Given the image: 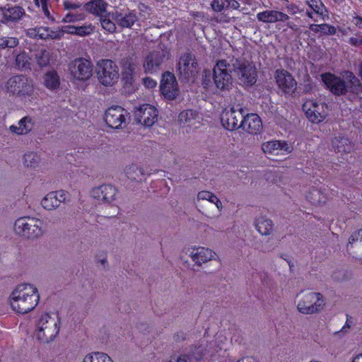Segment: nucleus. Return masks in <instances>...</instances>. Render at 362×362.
Masks as SVG:
<instances>
[{
  "instance_id": "15",
  "label": "nucleus",
  "mask_w": 362,
  "mask_h": 362,
  "mask_svg": "<svg viewBox=\"0 0 362 362\" xmlns=\"http://www.w3.org/2000/svg\"><path fill=\"white\" fill-rule=\"evenodd\" d=\"M135 120L145 127H151L158 119V110L152 105L144 104L134 111Z\"/></svg>"
},
{
  "instance_id": "2",
  "label": "nucleus",
  "mask_w": 362,
  "mask_h": 362,
  "mask_svg": "<svg viewBox=\"0 0 362 362\" xmlns=\"http://www.w3.org/2000/svg\"><path fill=\"white\" fill-rule=\"evenodd\" d=\"M60 329L58 317L44 313L39 317L35 327V335L40 341L48 344L54 340Z\"/></svg>"
},
{
  "instance_id": "12",
  "label": "nucleus",
  "mask_w": 362,
  "mask_h": 362,
  "mask_svg": "<svg viewBox=\"0 0 362 362\" xmlns=\"http://www.w3.org/2000/svg\"><path fill=\"white\" fill-rule=\"evenodd\" d=\"M303 110L308 119L313 123L322 122L327 115V106L323 103L308 100L303 105Z\"/></svg>"
},
{
  "instance_id": "27",
  "label": "nucleus",
  "mask_w": 362,
  "mask_h": 362,
  "mask_svg": "<svg viewBox=\"0 0 362 362\" xmlns=\"http://www.w3.org/2000/svg\"><path fill=\"white\" fill-rule=\"evenodd\" d=\"M327 192L325 187H313L306 192L305 199L313 206H322L328 201Z\"/></svg>"
},
{
  "instance_id": "39",
  "label": "nucleus",
  "mask_w": 362,
  "mask_h": 362,
  "mask_svg": "<svg viewBox=\"0 0 362 362\" xmlns=\"http://www.w3.org/2000/svg\"><path fill=\"white\" fill-rule=\"evenodd\" d=\"M304 1L310 9L313 10L322 20L327 16V8L321 0H304Z\"/></svg>"
},
{
  "instance_id": "59",
  "label": "nucleus",
  "mask_w": 362,
  "mask_h": 362,
  "mask_svg": "<svg viewBox=\"0 0 362 362\" xmlns=\"http://www.w3.org/2000/svg\"><path fill=\"white\" fill-rule=\"evenodd\" d=\"M186 339V335L183 332H177L174 335V340L176 341H182Z\"/></svg>"
},
{
  "instance_id": "4",
  "label": "nucleus",
  "mask_w": 362,
  "mask_h": 362,
  "mask_svg": "<svg viewBox=\"0 0 362 362\" xmlns=\"http://www.w3.org/2000/svg\"><path fill=\"white\" fill-rule=\"evenodd\" d=\"M14 232L23 238L33 240L42 237L45 232V229L42 221L40 218L23 216L16 220Z\"/></svg>"
},
{
  "instance_id": "58",
  "label": "nucleus",
  "mask_w": 362,
  "mask_h": 362,
  "mask_svg": "<svg viewBox=\"0 0 362 362\" xmlns=\"http://www.w3.org/2000/svg\"><path fill=\"white\" fill-rule=\"evenodd\" d=\"M286 8H287L288 11L292 15L296 14V13L300 12L299 7L294 4H290L287 5Z\"/></svg>"
},
{
  "instance_id": "46",
  "label": "nucleus",
  "mask_w": 362,
  "mask_h": 362,
  "mask_svg": "<svg viewBox=\"0 0 362 362\" xmlns=\"http://www.w3.org/2000/svg\"><path fill=\"white\" fill-rule=\"evenodd\" d=\"M18 45V40L13 37H0V49L6 47L13 48Z\"/></svg>"
},
{
  "instance_id": "5",
  "label": "nucleus",
  "mask_w": 362,
  "mask_h": 362,
  "mask_svg": "<svg viewBox=\"0 0 362 362\" xmlns=\"http://www.w3.org/2000/svg\"><path fill=\"white\" fill-rule=\"evenodd\" d=\"M326 300L320 292L308 291L302 295L296 305V309L302 315H313L322 312Z\"/></svg>"
},
{
  "instance_id": "14",
  "label": "nucleus",
  "mask_w": 362,
  "mask_h": 362,
  "mask_svg": "<svg viewBox=\"0 0 362 362\" xmlns=\"http://www.w3.org/2000/svg\"><path fill=\"white\" fill-rule=\"evenodd\" d=\"M274 78L279 88L284 93L292 95L296 90L297 82L288 71L284 69L276 70Z\"/></svg>"
},
{
  "instance_id": "11",
  "label": "nucleus",
  "mask_w": 362,
  "mask_h": 362,
  "mask_svg": "<svg viewBox=\"0 0 362 362\" xmlns=\"http://www.w3.org/2000/svg\"><path fill=\"white\" fill-rule=\"evenodd\" d=\"M69 69L73 80L85 81L92 76L93 64L89 60L78 58L70 63Z\"/></svg>"
},
{
  "instance_id": "23",
  "label": "nucleus",
  "mask_w": 362,
  "mask_h": 362,
  "mask_svg": "<svg viewBox=\"0 0 362 362\" xmlns=\"http://www.w3.org/2000/svg\"><path fill=\"white\" fill-rule=\"evenodd\" d=\"M66 199V192L58 190L49 192L41 201L42 206L48 211L57 209Z\"/></svg>"
},
{
  "instance_id": "53",
  "label": "nucleus",
  "mask_w": 362,
  "mask_h": 362,
  "mask_svg": "<svg viewBox=\"0 0 362 362\" xmlns=\"http://www.w3.org/2000/svg\"><path fill=\"white\" fill-rule=\"evenodd\" d=\"M77 28H78V26L66 25V26L59 28V30L62 32V37H63L64 33L77 35Z\"/></svg>"
},
{
  "instance_id": "30",
  "label": "nucleus",
  "mask_w": 362,
  "mask_h": 362,
  "mask_svg": "<svg viewBox=\"0 0 362 362\" xmlns=\"http://www.w3.org/2000/svg\"><path fill=\"white\" fill-rule=\"evenodd\" d=\"M34 122L30 117L26 116L18 121V126L11 125L10 131L17 135H25L31 132Z\"/></svg>"
},
{
  "instance_id": "13",
  "label": "nucleus",
  "mask_w": 362,
  "mask_h": 362,
  "mask_svg": "<svg viewBox=\"0 0 362 362\" xmlns=\"http://www.w3.org/2000/svg\"><path fill=\"white\" fill-rule=\"evenodd\" d=\"M177 71L185 79L193 78L198 73V63L195 57L191 53L183 54L178 62Z\"/></svg>"
},
{
  "instance_id": "62",
  "label": "nucleus",
  "mask_w": 362,
  "mask_h": 362,
  "mask_svg": "<svg viewBox=\"0 0 362 362\" xmlns=\"http://www.w3.org/2000/svg\"><path fill=\"white\" fill-rule=\"evenodd\" d=\"M177 362H190V361L188 356L181 355L177 358Z\"/></svg>"
},
{
  "instance_id": "16",
  "label": "nucleus",
  "mask_w": 362,
  "mask_h": 362,
  "mask_svg": "<svg viewBox=\"0 0 362 362\" xmlns=\"http://www.w3.org/2000/svg\"><path fill=\"white\" fill-rule=\"evenodd\" d=\"M90 195L104 204H112L117 197V189L112 185H102L93 188Z\"/></svg>"
},
{
  "instance_id": "50",
  "label": "nucleus",
  "mask_w": 362,
  "mask_h": 362,
  "mask_svg": "<svg viewBox=\"0 0 362 362\" xmlns=\"http://www.w3.org/2000/svg\"><path fill=\"white\" fill-rule=\"evenodd\" d=\"M205 349L203 345H195L191 349L192 356L197 361L201 360L204 355Z\"/></svg>"
},
{
  "instance_id": "32",
  "label": "nucleus",
  "mask_w": 362,
  "mask_h": 362,
  "mask_svg": "<svg viewBox=\"0 0 362 362\" xmlns=\"http://www.w3.org/2000/svg\"><path fill=\"white\" fill-rule=\"evenodd\" d=\"M255 226L262 235H269L274 231L273 221L264 216L257 218L255 221Z\"/></svg>"
},
{
  "instance_id": "35",
  "label": "nucleus",
  "mask_w": 362,
  "mask_h": 362,
  "mask_svg": "<svg viewBox=\"0 0 362 362\" xmlns=\"http://www.w3.org/2000/svg\"><path fill=\"white\" fill-rule=\"evenodd\" d=\"M211 8L215 12H222L227 9L237 10L240 6L236 0H212Z\"/></svg>"
},
{
  "instance_id": "52",
  "label": "nucleus",
  "mask_w": 362,
  "mask_h": 362,
  "mask_svg": "<svg viewBox=\"0 0 362 362\" xmlns=\"http://www.w3.org/2000/svg\"><path fill=\"white\" fill-rule=\"evenodd\" d=\"M357 241L362 242V229L355 231L351 235V236L349 238L347 247H349V245H353L354 243Z\"/></svg>"
},
{
  "instance_id": "1",
  "label": "nucleus",
  "mask_w": 362,
  "mask_h": 362,
  "mask_svg": "<svg viewBox=\"0 0 362 362\" xmlns=\"http://www.w3.org/2000/svg\"><path fill=\"white\" fill-rule=\"evenodd\" d=\"M40 301L37 288L31 284H18L11 293L9 303L18 314L24 315L33 310Z\"/></svg>"
},
{
  "instance_id": "3",
  "label": "nucleus",
  "mask_w": 362,
  "mask_h": 362,
  "mask_svg": "<svg viewBox=\"0 0 362 362\" xmlns=\"http://www.w3.org/2000/svg\"><path fill=\"white\" fill-rule=\"evenodd\" d=\"M8 93L21 100H31L35 96V87L33 81L25 75L11 77L5 84Z\"/></svg>"
},
{
  "instance_id": "40",
  "label": "nucleus",
  "mask_w": 362,
  "mask_h": 362,
  "mask_svg": "<svg viewBox=\"0 0 362 362\" xmlns=\"http://www.w3.org/2000/svg\"><path fill=\"white\" fill-rule=\"evenodd\" d=\"M332 146L339 153H349L352 148L349 139L344 137H335L332 141Z\"/></svg>"
},
{
  "instance_id": "26",
  "label": "nucleus",
  "mask_w": 362,
  "mask_h": 362,
  "mask_svg": "<svg viewBox=\"0 0 362 362\" xmlns=\"http://www.w3.org/2000/svg\"><path fill=\"white\" fill-rule=\"evenodd\" d=\"M240 126L244 131L251 134L259 133L262 127V123L260 117L256 114H248L243 116L240 122Z\"/></svg>"
},
{
  "instance_id": "44",
  "label": "nucleus",
  "mask_w": 362,
  "mask_h": 362,
  "mask_svg": "<svg viewBox=\"0 0 362 362\" xmlns=\"http://www.w3.org/2000/svg\"><path fill=\"white\" fill-rule=\"evenodd\" d=\"M16 64L20 69H30V58L25 52L20 53L16 56Z\"/></svg>"
},
{
  "instance_id": "31",
  "label": "nucleus",
  "mask_w": 362,
  "mask_h": 362,
  "mask_svg": "<svg viewBox=\"0 0 362 362\" xmlns=\"http://www.w3.org/2000/svg\"><path fill=\"white\" fill-rule=\"evenodd\" d=\"M107 4L103 0H91L84 5V9L96 16H103L107 11Z\"/></svg>"
},
{
  "instance_id": "7",
  "label": "nucleus",
  "mask_w": 362,
  "mask_h": 362,
  "mask_svg": "<svg viewBox=\"0 0 362 362\" xmlns=\"http://www.w3.org/2000/svg\"><path fill=\"white\" fill-rule=\"evenodd\" d=\"M96 74L100 83L111 87L119 79V69L115 62L110 59H102L97 64Z\"/></svg>"
},
{
  "instance_id": "34",
  "label": "nucleus",
  "mask_w": 362,
  "mask_h": 362,
  "mask_svg": "<svg viewBox=\"0 0 362 362\" xmlns=\"http://www.w3.org/2000/svg\"><path fill=\"white\" fill-rule=\"evenodd\" d=\"M201 201H208L214 204L219 211H221L223 209L222 202L220 199L210 191L202 190L197 193L196 203L199 204Z\"/></svg>"
},
{
  "instance_id": "57",
  "label": "nucleus",
  "mask_w": 362,
  "mask_h": 362,
  "mask_svg": "<svg viewBox=\"0 0 362 362\" xmlns=\"http://www.w3.org/2000/svg\"><path fill=\"white\" fill-rule=\"evenodd\" d=\"M63 5L66 10L76 9L80 8L81 6V4L73 3L68 1H64Z\"/></svg>"
},
{
  "instance_id": "17",
  "label": "nucleus",
  "mask_w": 362,
  "mask_h": 362,
  "mask_svg": "<svg viewBox=\"0 0 362 362\" xmlns=\"http://www.w3.org/2000/svg\"><path fill=\"white\" fill-rule=\"evenodd\" d=\"M189 256L195 265L202 267L212 260H216L218 255L213 250L206 247H193L189 250Z\"/></svg>"
},
{
  "instance_id": "60",
  "label": "nucleus",
  "mask_w": 362,
  "mask_h": 362,
  "mask_svg": "<svg viewBox=\"0 0 362 362\" xmlns=\"http://www.w3.org/2000/svg\"><path fill=\"white\" fill-rule=\"evenodd\" d=\"M354 23L356 27L362 29V17L359 16L354 17Z\"/></svg>"
},
{
  "instance_id": "42",
  "label": "nucleus",
  "mask_w": 362,
  "mask_h": 362,
  "mask_svg": "<svg viewBox=\"0 0 362 362\" xmlns=\"http://www.w3.org/2000/svg\"><path fill=\"white\" fill-rule=\"evenodd\" d=\"M40 162V156L35 152H28L23 156V164L27 168H35Z\"/></svg>"
},
{
  "instance_id": "63",
  "label": "nucleus",
  "mask_w": 362,
  "mask_h": 362,
  "mask_svg": "<svg viewBox=\"0 0 362 362\" xmlns=\"http://www.w3.org/2000/svg\"><path fill=\"white\" fill-rule=\"evenodd\" d=\"M315 12L313 10H307L305 12V15L310 19L317 21V20L315 18Z\"/></svg>"
},
{
  "instance_id": "10",
  "label": "nucleus",
  "mask_w": 362,
  "mask_h": 362,
  "mask_svg": "<svg viewBox=\"0 0 362 362\" xmlns=\"http://www.w3.org/2000/svg\"><path fill=\"white\" fill-rule=\"evenodd\" d=\"M169 55L167 48L158 47L151 52L145 57L143 64L145 72L154 73L160 70L163 62L168 59Z\"/></svg>"
},
{
  "instance_id": "21",
  "label": "nucleus",
  "mask_w": 362,
  "mask_h": 362,
  "mask_svg": "<svg viewBox=\"0 0 362 362\" xmlns=\"http://www.w3.org/2000/svg\"><path fill=\"white\" fill-rule=\"evenodd\" d=\"M322 80L330 91L337 95H344L347 92V86L345 81L341 78L331 73L321 75Z\"/></svg>"
},
{
  "instance_id": "24",
  "label": "nucleus",
  "mask_w": 362,
  "mask_h": 362,
  "mask_svg": "<svg viewBox=\"0 0 362 362\" xmlns=\"http://www.w3.org/2000/svg\"><path fill=\"white\" fill-rule=\"evenodd\" d=\"M112 20L122 28H131L138 20L137 16L134 11H121L116 10L109 13Z\"/></svg>"
},
{
  "instance_id": "49",
  "label": "nucleus",
  "mask_w": 362,
  "mask_h": 362,
  "mask_svg": "<svg viewBox=\"0 0 362 362\" xmlns=\"http://www.w3.org/2000/svg\"><path fill=\"white\" fill-rule=\"evenodd\" d=\"M85 18V15L83 13H67L63 18V23H74L76 21H83Z\"/></svg>"
},
{
  "instance_id": "51",
  "label": "nucleus",
  "mask_w": 362,
  "mask_h": 362,
  "mask_svg": "<svg viewBox=\"0 0 362 362\" xmlns=\"http://www.w3.org/2000/svg\"><path fill=\"white\" fill-rule=\"evenodd\" d=\"M321 33L325 35H333L337 33V29L334 26L327 23L321 24Z\"/></svg>"
},
{
  "instance_id": "43",
  "label": "nucleus",
  "mask_w": 362,
  "mask_h": 362,
  "mask_svg": "<svg viewBox=\"0 0 362 362\" xmlns=\"http://www.w3.org/2000/svg\"><path fill=\"white\" fill-rule=\"evenodd\" d=\"M50 54L45 49L38 50L35 54V59L37 64L41 66H46L49 63Z\"/></svg>"
},
{
  "instance_id": "54",
  "label": "nucleus",
  "mask_w": 362,
  "mask_h": 362,
  "mask_svg": "<svg viewBox=\"0 0 362 362\" xmlns=\"http://www.w3.org/2000/svg\"><path fill=\"white\" fill-rule=\"evenodd\" d=\"M96 260L98 263L103 266V269L108 267L107 257L105 253L98 254L96 255Z\"/></svg>"
},
{
  "instance_id": "22",
  "label": "nucleus",
  "mask_w": 362,
  "mask_h": 362,
  "mask_svg": "<svg viewBox=\"0 0 362 362\" xmlns=\"http://www.w3.org/2000/svg\"><path fill=\"white\" fill-rule=\"evenodd\" d=\"M262 151L269 156L285 155L291 152V147L284 141L274 140L262 144Z\"/></svg>"
},
{
  "instance_id": "61",
  "label": "nucleus",
  "mask_w": 362,
  "mask_h": 362,
  "mask_svg": "<svg viewBox=\"0 0 362 362\" xmlns=\"http://www.w3.org/2000/svg\"><path fill=\"white\" fill-rule=\"evenodd\" d=\"M321 24H310L309 25V29L313 33H317L319 32L321 33Z\"/></svg>"
},
{
  "instance_id": "9",
  "label": "nucleus",
  "mask_w": 362,
  "mask_h": 362,
  "mask_svg": "<svg viewBox=\"0 0 362 362\" xmlns=\"http://www.w3.org/2000/svg\"><path fill=\"white\" fill-rule=\"evenodd\" d=\"M129 118V113L121 106L110 107L105 113L106 124L113 129H122L127 125Z\"/></svg>"
},
{
  "instance_id": "28",
  "label": "nucleus",
  "mask_w": 362,
  "mask_h": 362,
  "mask_svg": "<svg viewBox=\"0 0 362 362\" xmlns=\"http://www.w3.org/2000/svg\"><path fill=\"white\" fill-rule=\"evenodd\" d=\"M256 16L259 21L264 23L284 22L289 18L286 13L276 10H266L258 13Z\"/></svg>"
},
{
  "instance_id": "6",
  "label": "nucleus",
  "mask_w": 362,
  "mask_h": 362,
  "mask_svg": "<svg viewBox=\"0 0 362 362\" xmlns=\"http://www.w3.org/2000/svg\"><path fill=\"white\" fill-rule=\"evenodd\" d=\"M233 64L226 59L218 60L213 69V79L217 88L221 90H228L233 85L231 72Z\"/></svg>"
},
{
  "instance_id": "25",
  "label": "nucleus",
  "mask_w": 362,
  "mask_h": 362,
  "mask_svg": "<svg viewBox=\"0 0 362 362\" xmlns=\"http://www.w3.org/2000/svg\"><path fill=\"white\" fill-rule=\"evenodd\" d=\"M160 90L162 94L168 99H174L177 95V83L174 75L165 73L161 80Z\"/></svg>"
},
{
  "instance_id": "18",
  "label": "nucleus",
  "mask_w": 362,
  "mask_h": 362,
  "mask_svg": "<svg viewBox=\"0 0 362 362\" xmlns=\"http://www.w3.org/2000/svg\"><path fill=\"white\" fill-rule=\"evenodd\" d=\"M26 34L32 38H39L41 40H60L62 37V32L59 28H50L47 26H40L28 29Z\"/></svg>"
},
{
  "instance_id": "45",
  "label": "nucleus",
  "mask_w": 362,
  "mask_h": 362,
  "mask_svg": "<svg viewBox=\"0 0 362 362\" xmlns=\"http://www.w3.org/2000/svg\"><path fill=\"white\" fill-rule=\"evenodd\" d=\"M110 16L109 15L108 16L106 15L101 16L100 20V24L105 30L110 33H113L116 31V25L115 23L110 18Z\"/></svg>"
},
{
  "instance_id": "33",
  "label": "nucleus",
  "mask_w": 362,
  "mask_h": 362,
  "mask_svg": "<svg viewBox=\"0 0 362 362\" xmlns=\"http://www.w3.org/2000/svg\"><path fill=\"white\" fill-rule=\"evenodd\" d=\"M197 113L192 110L182 111L178 116V121L180 124L183 127H197V124L199 122L197 121Z\"/></svg>"
},
{
  "instance_id": "56",
  "label": "nucleus",
  "mask_w": 362,
  "mask_h": 362,
  "mask_svg": "<svg viewBox=\"0 0 362 362\" xmlns=\"http://www.w3.org/2000/svg\"><path fill=\"white\" fill-rule=\"evenodd\" d=\"M349 44L355 46L359 47L362 45V36L359 35H356L354 37H351L349 41Z\"/></svg>"
},
{
  "instance_id": "36",
  "label": "nucleus",
  "mask_w": 362,
  "mask_h": 362,
  "mask_svg": "<svg viewBox=\"0 0 362 362\" xmlns=\"http://www.w3.org/2000/svg\"><path fill=\"white\" fill-rule=\"evenodd\" d=\"M343 77L346 80L348 83L346 86L351 93L358 94L362 92V83L353 72L349 71H344Z\"/></svg>"
},
{
  "instance_id": "41",
  "label": "nucleus",
  "mask_w": 362,
  "mask_h": 362,
  "mask_svg": "<svg viewBox=\"0 0 362 362\" xmlns=\"http://www.w3.org/2000/svg\"><path fill=\"white\" fill-rule=\"evenodd\" d=\"M82 362H113V361L107 354L95 351L86 354Z\"/></svg>"
},
{
  "instance_id": "64",
  "label": "nucleus",
  "mask_w": 362,
  "mask_h": 362,
  "mask_svg": "<svg viewBox=\"0 0 362 362\" xmlns=\"http://www.w3.org/2000/svg\"><path fill=\"white\" fill-rule=\"evenodd\" d=\"M358 74L362 80V61L359 62L358 67Z\"/></svg>"
},
{
  "instance_id": "37",
  "label": "nucleus",
  "mask_w": 362,
  "mask_h": 362,
  "mask_svg": "<svg viewBox=\"0 0 362 362\" xmlns=\"http://www.w3.org/2000/svg\"><path fill=\"white\" fill-rule=\"evenodd\" d=\"M44 86L49 90L57 89L60 85V79L56 71H49L43 76Z\"/></svg>"
},
{
  "instance_id": "29",
  "label": "nucleus",
  "mask_w": 362,
  "mask_h": 362,
  "mask_svg": "<svg viewBox=\"0 0 362 362\" xmlns=\"http://www.w3.org/2000/svg\"><path fill=\"white\" fill-rule=\"evenodd\" d=\"M0 8L3 9L0 11L3 12L1 22L4 23L16 22L21 20L25 13V10L19 6H14L8 8L0 7Z\"/></svg>"
},
{
  "instance_id": "47",
  "label": "nucleus",
  "mask_w": 362,
  "mask_h": 362,
  "mask_svg": "<svg viewBox=\"0 0 362 362\" xmlns=\"http://www.w3.org/2000/svg\"><path fill=\"white\" fill-rule=\"evenodd\" d=\"M43 15L47 18L49 23H54L56 21L55 13L51 10L48 6V3H40Z\"/></svg>"
},
{
  "instance_id": "8",
  "label": "nucleus",
  "mask_w": 362,
  "mask_h": 362,
  "mask_svg": "<svg viewBox=\"0 0 362 362\" xmlns=\"http://www.w3.org/2000/svg\"><path fill=\"white\" fill-rule=\"evenodd\" d=\"M233 69L240 83L246 86H252L257 81V69L252 63L245 60L233 59Z\"/></svg>"
},
{
  "instance_id": "38",
  "label": "nucleus",
  "mask_w": 362,
  "mask_h": 362,
  "mask_svg": "<svg viewBox=\"0 0 362 362\" xmlns=\"http://www.w3.org/2000/svg\"><path fill=\"white\" fill-rule=\"evenodd\" d=\"M127 177L132 181H141L144 178V169L137 164H131L125 169Z\"/></svg>"
},
{
  "instance_id": "20",
  "label": "nucleus",
  "mask_w": 362,
  "mask_h": 362,
  "mask_svg": "<svg viewBox=\"0 0 362 362\" xmlns=\"http://www.w3.org/2000/svg\"><path fill=\"white\" fill-rule=\"evenodd\" d=\"M122 81L124 86H132L136 80L138 64L133 58H124L121 62Z\"/></svg>"
},
{
  "instance_id": "48",
  "label": "nucleus",
  "mask_w": 362,
  "mask_h": 362,
  "mask_svg": "<svg viewBox=\"0 0 362 362\" xmlns=\"http://www.w3.org/2000/svg\"><path fill=\"white\" fill-rule=\"evenodd\" d=\"M95 30V26L91 23H85L81 26H78L77 35L81 37L88 36L92 34Z\"/></svg>"
},
{
  "instance_id": "55",
  "label": "nucleus",
  "mask_w": 362,
  "mask_h": 362,
  "mask_svg": "<svg viewBox=\"0 0 362 362\" xmlns=\"http://www.w3.org/2000/svg\"><path fill=\"white\" fill-rule=\"evenodd\" d=\"M143 83L147 88H154L156 85L157 82L156 81L153 80V78L150 77H145L143 78Z\"/></svg>"
},
{
  "instance_id": "19",
  "label": "nucleus",
  "mask_w": 362,
  "mask_h": 362,
  "mask_svg": "<svg viewBox=\"0 0 362 362\" xmlns=\"http://www.w3.org/2000/svg\"><path fill=\"white\" fill-rule=\"evenodd\" d=\"M243 114L242 110H235L233 107L230 110H225L221 115V124L227 130L233 131L240 128L239 122L243 119Z\"/></svg>"
}]
</instances>
